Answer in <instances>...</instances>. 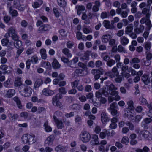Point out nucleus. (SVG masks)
Here are the masks:
<instances>
[{
  "instance_id": "obj_1",
  "label": "nucleus",
  "mask_w": 152,
  "mask_h": 152,
  "mask_svg": "<svg viewBox=\"0 0 152 152\" xmlns=\"http://www.w3.org/2000/svg\"><path fill=\"white\" fill-rule=\"evenodd\" d=\"M18 90L20 94L24 97L30 96L32 93L31 88L24 84L21 86Z\"/></svg>"
},
{
  "instance_id": "obj_2",
  "label": "nucleus",
  "mask_w": 152,
  "mask_h": 152,
  "mask_svg": "<svg viewBox=\"0 0 152 152\" xmlns=\"http://www.w3.org/2000/svg\"><path fill=\"white\" fill-rule=\"evenodd\" d=\"M105 73L104 71L102 68L99 69H93L91 71V73L94 75V78L95 80H97L100 78V75H103Z\"/></svg>"
},
{
  "instance_id": "obj_3",
  "label": "nucleus",
  "mask_w": 152,
  "mask_h": 152,
  "mask_svg": "<svg viewBox=\"0 0 152 152\" xmlns=\"http://www.w3.org/2000/svg\"><path fill=\"white\" fill-rule=\"evenodd\" d=\"M7 34L9 37H11L13 40H16L18 39V36L15 28L13 27H11L8 29Z\"/></svg>"
},
{
  "instance_id": "obj_4",
  "label": "nucleus",
  "mask_w": 152,
  "mask_h": 152,
  "mask_svg": "<svg viewBox=\"0 0 152 152\" xmlns=\"http://www.w3.org/2000/svg\"><path fill=\"white\" fill-rule=\"evenodd\" d=\"M102 94L106 97H107L109 95L108 93L106 91L105 88H101L98 91L96 92L95 93L96 96L98 98L100 99L101 98Z\"/></svg>"
},
{
  "instance_id": "obj_5",
  "label": "nucleus",
  "mask_w": 152,
  "mask_h": 152,
  "mask_svg": "<svg viewBox=\"0 0 152 152\" xmlns=\"http://www.w3.org/2000/svg\"><path fill=\"white\" fill-rule=\"evenodd\" d=\"M140 23L141 24L145 23L146 26V29L148 31H149L152 27V24L150 20H145L144 18H142L140 21Z\"/></svg>"
},
{
  "instance_id": "obj_6",
  "label": "nucleus",
  "mask_w": 152,
  "mask_h": 152,
  "mask_svg": "<svg viewBox=\"0 0 152 152\" xmlns=\"http://www.w3.org/2000/svg\"><path fill=\"white\" fill-rule=\"evenodd\" d=\"M14 7L18 10L23 11L25 10V6L20 4L19 0H15L13 4Z\"/></svg>"
},
{
  "instance_id": "obj_7",
  "label": "nucleus",
  "mask_w": 152,
  "mask_h": 152,
  "mask_svg": "<svg viewBox=\"0 0 152 152\" xmlns=\"http://www.w3.org/2000/svg\"><path fill=\"white\" fill-rule=\"evenodd\" d=\"M90 134L86 132H84L82 133L81 136V140L84 142L89 141L91 139Z\"/></svg>"
},
{
  "instance_id": "obj_8",
  "label": "nucleus",
  "mask_w": 152,
  "mask_h": 152,
  "mask_svg": "<svg viewBox=\"0 0 152 152\" xmlns=\"http://www.w3.org/2000/svg\"><path fill=\"white\" fill-rule=\"evenodd\" d=\"M92 139L93 140L90 141L91 144L93 145H100V143L98 140V136L96 134H94L92 137Z\"/></svg>"
},
{
  "instance_id": "obj_9",
  "label": "nucleus",
  "mask_w": 152,
  "mask_h": 152,
  "mask_svg": "<svg viewBox=\"0 0 152 152\" xmlns=\"http://www.w3.org/2000/svg\"><path fill=\"white\" fill-rule=\"evenodd\" d=\"M68 148L67 146H64L59 145L56 147L55 150L57 152L60 151L62 152H65L66 151Z\"/></svg>"
},
{
  "instance_id": "obj_10",
  "label": "nucleus",
  "mask_w": 152,
  "mask_h": 152,
  "mask_svg": "<svg viewBox=\"0 0 152 152\" xmlns=\"http://www.w3.org/2000/svg\"><path fill=\"white\" fill-rule=\"evenodd\" d=\"M23 84L21 78L17 77L15 78L14 83V86L15 87L17 88L18 89Z\"/></svg>"
},
{
  "instance_id": "obj_11",
  "label": "nucleus",
  "mask_w": 152,
  "mask_h": 152,
  "mask_svg": "<svg viewBox=\"0 0 152 152\" xmlns=\"http://www.w3.org/2000/svg\"><path fill=\"white\" fill-rule=\"evenodd\" d=\"M53 118L55 122L57 125V128L58 129H61L64 127V125L62 121L58 120L55 116H53Z\"/></svg>"
},
{
  "instance_id": "obj_12",
  "label": "nucleus",
  "mask_w": 152,
  "mask_h": 152,
  "mask_svg": "<svg viewBox=\"0 0 152 152\" xmlns=\"http://www.w3.org/2000/svg\"><path fill=\"white\" fill-rule=\"evenodd\" d=\"M144 28V26L142 24H140L139 26L134 28V31L137 34H139L142 33L143 31Z\"/></svg>"
},
{
  "instance_id": "obj_13",
  "label": "nucleus",
  "mask_w": 152,
  "mask_h": 152,
  "mask_svg": "<svg viewBox=\"0 0 152 152\" xmlns=\"http://www.w3.org/2000/svg\"><path fill=\"white\" fill-rule=\"evenodd\" d=\"M101 119L102 122L103 124H105L107 121H109V118L105 112H102L101 114Z\"/></svg>"
},
{
  "instance_id": "obj_14",
  "label": "nucleus",
  "mask_w": 152,
  "mask_h": 152,
  "mask_svg": "<svg viewBox=\"0 0 152 152\" xmlns=\"http://www.w3.org/2000/svg\"><path fill=\"white\" fill-rule=\"evenodd\" d=\"M109 94L112 96H115L114 99L116 101L119 100L120 99V96L118 95V92L116 90H114L109 92H108Z\"/></svg>"
},
{
  "instance_id": "obj_15",
  "label": "nucleus",
  "mask_w": 152,
  "mask_h": 152,
  "mask_svg": "<svg viewBox=\"0 0 152 152\" xmlns=\"http://www.w3.org/2000/svg\"><path fill=\"white\" fill-rule=\"evenodd\" d=\"M54 137L51 135L48 137L45 142V144L46 146L52 144L54 140Z\"/></svg>"
},
{
  "instance_id": "obj_16",
  "label": "nucleus",
  "mask_w": 152,
  "mask_h": 152,
  "mask_svg": "<svg viewBox=\"0 0 152 152\" xmlns=\"http://www.w3.org/2000/svg\"><path fill=\"white\" fill-rule=\"evenodd\" d=\"M42 92L43 95L47 96H51L54 94L53 91L46 88L43 89L42 91Z\"/></svg>"
},
{
  "instance_id": "obj_17",
  "label": "nucleus",
  "mask_w": 152,
  "mask_h": 152,
  "mask_svg": "<svg viewBox=\"0 0 152 152\" xmlns=\"http://www.w3.org/2000/svg\"><path fill=\"white\" fill-rule=\"evenodd\" d=\"M94 4L92 8V11L94 12H97L99 10V8L100 6L101 3L99 1H96L94 2Z\"/></svg>"
},
{
  "instance_id": "obj_18",
  "label": "nucleus",
  "mask_w": 152,
  "mask_h": 152,
  "mask_svg": "<svg viewBox=\"0 0 152 152\" xmlns=\"http://www.w3.org/2000/svg\"><path fill=\"white\" fill-rule=\"evenodd\" d=\"M129 42V40L125 36H122L120 38V43L123 46L127 45Z\"/></svg>"
},
{
  "instance_id": "obj_19",
  "label": "nucleus",
  "mask_w": 152,
  "mask_h": 152,
  "mask_svg": "<svg viewBox=\"0 0 152 152\" xmlns=\"http://www.w3.org/2000/svg\"><path fill=\"white\" fill-rule=\"evenodd\" d=\"M112 37L110 35H104L102 37L101 40L102 42L106 43Z\"/></svg>"
},
{
  "instance_id": "obj_20",
  "label": "nucleus",
  "mask_w": 152,
  "mask_h": 152,
  "mask_svg": "<svg viewBox=\"0 0 152 152\" xmlns=\"http://www.w3.org/2000/svg\"><path fill=\"white\" fill-rule=\"evenodd\" d=\"M148 76L146 75H143L142 77L141 80L146 85H148L150 82V80L148 79Z\"/></svg>"
},
{
  "instance_id": "obj_21",
  "label": "nucleus",
  "mask_w": 152,
  "mask_h": 152,
  "mask_svg": "<svg viewBox=\"0 0 152 152\" xmlns=\"http://www.w3.org/2000/svg\"><path fill=\"white\" fill-rule=\"evenodd\" d=\"M75 8L77 10V14L78 15H80L81 14L82 12L85 10V7L83 5H77L76 6Z\"/></svg>"
},
{
  "instance_id": "obj_22",
  "label": "nucleus",
  "mask_w": 152,
  "mask_h": 152,
  "mask_svg": "<svg viewBox=\"0 0 152 152\" xmlns=\"http://www.w3.org/2000/svg\"><path fill=\"white\" fill-rule=\"evenodd\" d=\"M15 94V91L14 89H9L7 92L6 96L8 98L12 97Z\"/></svg>"
},
{
  "instance_id": "obj_23",
  "label": "nucleus",
  "mask_w": 152,
  "mask_h": 152,
  "mask_svg": "<svg viewBox=\"0 0 152 152\" xmlns=\"http://www.w3.org/2000/svg\"><path fill=\"white\" fill-rule=\"evenodd\" d=\"M62 52L65 54L68 58H71L72 56V54L70 53V51L68 48H65L63 49L62 50Z\"/></svg>"
},
{
  "instance_id": "obj_24",
  "label": "nucleus",
  "mask_w": 152,
  "mask_h": 152,
  "mask_svg": "<svg viewBox=\"0 0 152 152\" xmlns=\"http://www.w3.org/2000/svg\"><path fill=\"white\" fill-rule=\"evenodd\" d=\"M9 12V13L13 17L17 16L18 15L17 11L13 9L12 6L10 7Z\"/></svg>"
},
{
  "instance_id": "obj_25",
  "label": "nucleus",
  "mask_w": 152,
  "mask_h": 152,
  "mask_svg": "<svg viewBox=\"0 0 152 152\" xmlns=\"http://www.w3.org/2000/svg\"><path fill=\"white\" fill-rule=\"evenodd\" d=\"M19 37L16 40H14L15 42V47L17 49H18L22 46V42L18 40Z\"/></svg>"
},
{
  "instance_id": "obj_26",
  "label": "nucleus",
  "mask_w": 152,
  "mask_h": 152,
  "mask_svg": "<svg viewBox=\"0 0 152 152\" xmlns=\"http://www.w3.org/2000/svg\"><path fill=\"white\" fill-rule=\"evenodd\" d=\"M43 83V82L41 79H37L35 82L34 85V88H39Z\"/></svg>"
},
{
  "instance_id": "obj_27",
  "label": "nucleus",
  "mask_w": 152,
  "mask_h": 152,
  "mask_svg": "<svg viewBox=\"0 0 152 152\" xmlns=\"http://www.w3.org/2000/svg\"><path fill=\"white\" fill-rule=\"evenodd\" d=\"M52 65L54 69H58L61 66V65L56 59L54 60L53 62L52 63Z\"/></svg>"
},
{
  "instance_id": "obj_28",
  "label": "nucleus",
  "mask_w": 152,
  "mask_h": 152,
  "mask_svg": "<svg viewBox=\"0 0 152 152\" xmlns=\"http://www.w3.org/2000/svg\"><path fill=\"white\" fill-rule=\"evenodd\" d=\"M133 29V26L132 24H129L126 28L125 31V33L127 34H129V33L132 32Z\"/></svg>"
},
{
  "instance_id": "obj_29",
  "label": "nucleus",
  "mask_w": 152,
  "mask_h": 152,
  "mask_svg": "<svg viewBox=\"0 0 152 152\" xmlns=\"http://www.w3.org/2000/svg\"><path fill=\"white\" fill-rule=\"evenodd\" d=\"M27 138L29 139V144H33L36 141V138L34 135L29 134Z\"/></svg>"
},
{
  "instance_id": "obj_30",
  "label": "nucleus",
  "mask_w": 152,
  "mask_h": 152,
  "mask_svg": "<svg viewBox=\"0 0 152 152\" xmlns=\"http://www.w3.org/2000/svg\"><path fill=\"white\" fill-rule=\"evenodd\" d=\"M102 24L107 29H111V26H110V22L107 20H105L103 21Z\"/></svg>"
},
{
  "instance_id": "obj_31",
  "label": "nucleus",
  "mask_w": 152,
  "mask_h": 152,
  "mask_svg": "<svg viewBox=\"0 0 152 152\" xmlns=\"http://www.w3.org/2000/svg\"><path fill=\"white\" fill-rule=\"evenodd\" d=\"M7 47L8 48V50H11L15 47V42L13 41L9 42V41L7 44Z\"/></svg>"
},
{
  "instance_id": "obj_32",
  "label": "nucleus",
  "mask_w": 152,
  "mask_h": 152,
  "mask_svg": "<svg viewBox=\"0 0 152 152\" xmlns=\"http://www.w3.org/2000/svg\"><path fill=\"white\" fill-rule=\"evenodd\" d=\"M28 135H29V134H26L23 135L22 137V140L24 143L29 144V139L27 138Z\"/></svg>"
},
{
  "instance_id": "obj_33",
  "label": "nucleus",
  "mask_w": 152,
  "mask_h": 152,
  "mask_svg": "<svg viewBox=\"0 0 152 152\" xmlns=\"http://www.w3.org/2000/svg\"><path fill=\"white\" fill-rule=\"evenodd\" d=\"M40 52L42 58L43 59H46L47 58L46 50L44 48L40 50Z\"/></svg>"
},
{
  "instance_id": "obj_34",
  "label": "nucleus",
  "mask_w": 152,
  "mask_h": 152,
  "mask_svg": "<svg viewBox=\"0 0 152 152\" xmlns=\"http://www.w3.org/2000/svg\"><path fill=\"white\" fill-rule=\"evenodd\" d=\"M44 126L45 131L47 132H49L52 131V129L51 127L48 125V121H45L44 124Z\"/></svg>"
},
{
  "instance_id": "obj_35",
  "label": "nucleus",
  "mask_w": 152,
  "mask_h": 152,
  "mask_svg": "<svg viewBox=\"0 0 152 152\" xmlns=\"http://www.w3.org/2000/svg\"><path fill=\"white\" fill-rule=\"evenodd\" d=\"M13 100L16 102L18 107L21 108L22 106L21 104V101L19 98L18 97H15L13 98Z\"/></svg>"
},
{
  "instance_id": "obj_36",
  "label": "nucleus",
  "mask_w": 152,
  "mask_h": 152,
  "mask_svg": "<svg viewBox=\"0 0 152 152\" xmlns=\"http://www.w3.org/2000/svg\"><path fill=\"white\" fill-rule=\"evenodd\" d=\"M115 63V61L112 59L110 58L106 63L107 65L109 67H111Z\"/></svg>"
},
{
  "instance_id": "obj_37",
  "label": "nucleus",
  "mask_w": 152,
  "mask_h": 152,
  "mask_svg": "<svg viewBox=\"0 0 152 152\" xmlns=\"http://www.w3.org/2000/svg\"><path fill=\"white\" fill-rule=\"evenodd\" d=\"M58 5L61 7H65L66 4L64 0H57Z\"/></svg>"
},
{
  "instance_id": "obj_38",
  "label": "nucleus",
  "mask_w": 152,
  "mask_h": 152,
  "mask_svg": "<svg viewBox=\"0 0 152 152\" xmlns=\"http://www.w3.org/2000/svg\"><path fill=\"white\" fill-rule=\"evenodd\" d=\"M125 124L127 126H129V128L130 130H133L134 129V126L131 122L127 121L125 123Z\"/></svg>"
},
{
  "instance_id": "obj_39",
  "label": "nucleus",
  "mask_w": 152,
  "mask_h": 152,
  "mask_svg": "<svg viewBox=\"0 0 152 152\" xmlns=\"http://www.w3.org/2000/svg\"><path fill=\"white\" fill-rule=\"evenodd\" d=\"M42 66L48 69H50L51 68V65L50 63L48 62H44L42 64Z\"/></svg>"
},
{
  "instance_id": "obj_40",
  "label": "nucleus",
  "mask_w": 152,
  "mask_h": 152,
  "mask_svg": "<svg viewBox=\"0 0 152 152\" xmlns=\"http://www.w3.org/2000/svg\"><path fill=\"white\" fill-rule=\"evenodd\" d=\"M121 143L127 145L129 143V139L126 136H124L122 138L121 141Z\"/></svg>"
},
{
  "instance_id": "obj_41",
  "label": "nucleus",
  "mask_w": 152,
  "mask_h": 152,
  "mask_svg": "<svg viewBox=\"0 0 152 152\" xmlns=\"http://www.w3.org/2000/svg\"><path fill=\"white\" fill-rule=\"evenodd\" d=\"M127 104L128 105V108L130 110H133L134 109V107L133 106V102L132 100H130L127 102Z\"/></svg>"
},
{
  "instance_id": "obj_42",
  "label": "nucleus",
  "mask_w": 152,
  "mask_h": 152,
  "mask_svg": "<svg viewBox=\"0 0 152 152\" xmlns=\"http://www.w3.org/2000/svg\"><path fill=\"white\" fill-rule=\"evenodd\" d=\"M31 61L34 64H37L38 62V59L37 57L34 55L31 57Z\"/></svg>"
},
{
  "instance_id": "obj_43",
  "label": "nucleus",
  "mask_w": 152,
  "mask_h": 152,
  "mask_svg": "<svg viewBox=\"0 0 152 152\" xmlns=\"http://www.w3.org/2000/svg\"><path fill=\"white\" fill-rule=\"evenodd\" d=\"M134 112L133 110H131V111L129 112V114L127 117L130 120L132 121L134 119Z\"/></svg>"
},
{
  "instance_id": "obj_44",
  "label": "nucleus",
  "mask_w": 152,
  "mask_h": 152,
  "mask_svg": "<svg viewBox=\"0 0 152 152\" xmlns=\"http://www.w3.org/2000/svg\"><path fill=\"white\" fill-rule=\"evenodd\" d=\"M118 88L116 87L113 84H111L109 86L108 89L109 92L114 90H117Z\"/></svg>"
},
{
  "instance_id": "obj_45",
  "label": "nucleus",
  "mask_w": 152,
  "mask_h": 152,
  "mask_svg": "<svg viewBox=\"0 0 152 152\" xmlns=\"http://www.w3.org/2000/svg\"><path fill=\"white\" fill-rule=\"evenodd\" d=\"M139 100L141 102V104L143 105H146L148 102L143 97L140 98Z\"/></svg>"
},
{
  "instance_id": "obj_46",
  "label": "nucleus",
  "mask_w": 152,
  "mask_h": 152,
  "mask_svg": "<svg viewBox=\"0 0 152 152\" xmlns=\"http://www.w3.org/2000/svg\"><path fill=\"white\" fill-rule=\"evenodd\" d=\"M129 11V9H127V10L125 11H122L121 14V16L123 18H126L128 15V13Z\"/></svg>"
},
{
  "instance_id": "obj_47",
  "label": "nucleus",
  "mask_w": 152,
  "mask_h": 152,
  "mask_svg": "<svg viewBox=\"0 0 152 152\" xmlns=\"http://www.w3.org/2000/svg\"><path fill=\"white\" fill-rule=\"evenodd\" d=\"M140 60L137 58H134L130 61V63L132 65L134 63H137L140 62Z\"/></svg>"
},
{
  "instance_id": "obj_48",
  "label": "nucleus",
  "mask_w": 152,
  "mask_h": 152,
  "mask_svg": "<svg viewBox=\"0 0 152 152\" xmlns=\"http://www.w3.org/2000/svg\"><path fill=\"white\" fill-rule=\"evenodd\" d=\"M118 51L120 52L123 53H125L126 52L125 48L121 45H119L118 46Z\"/></svg>"
},
{
  "instance_id": "obj_49",
  "label": "nucleus",
  "mask_w": 152,
  "mask_h": 152,
  "mask_svg": "<svg viewBox=\"0 0 152 152\" xmlns=\"http://www.w3.org/2000/svg\"><path fill=\"white\" fill-rule=\"evenodd\" d=\"M109 15L107 14L106 12H103L101 13L100 17L101 18L104 19L107 18V17H109Z\"/></svg>"
},
{
  "instance_id": "obj_50",
  "label": "nucleus",
  "mask_w": 152,
  "mask_h": 152,
  "mask_svg": "<svg viewBox=\"0 0 152 152\" xmlns=\"http://www.w3.org/2000/svg\"><path fill=\"white\" fill-rule=\"evenodd\" d=\"M53 11L55 16L56 17H58L60 16V12L58 8H54Z\"/></svg>"
},
{
  "instance_id": "obj_51",
  "label": "nucleus",
  "mask_w": 152,
  "mask_h": 152,
  "mask_svg": "<svg viewBox=\"0 0 152 152\" xmlns=\"http://www.w3.org/2000/svg\"><path fill=\"white\" fill-rule=\"evenodd\" d=\"M84 36L82 35V33L80 32H77V33L76 37L77 39L79 40L81 39H83V40H84L83 37V38H82V37H83Z\"/></svg>"
},
{
  "instance_id": "obj_52",
  "label": "nucleus",
  "mask_w": 152,
  "mask_h": 152,
  "mask_svg": "<svg viewBox=\"0 0 152 152\" xmlns=\"http://www.w3.org/2000/svg\"><path fill=\"white\" fill-rule=\"evenodd\" d=\"M112 72L114 73V76H118L119 75V73L118 72V69L116 67H114L112 69Z\"/></svg>"
},
{
  "instance_id": "obj_53",
  "label": "nucleus",
  "mask_w": 152,
  "mask_h": 152,
  "mask_svg": "<svg viewBox=\"0 0 152 152\" xmlns=\"http://www.w3.org/2000/svg\"><path fill=\"white\" fill-rule=\"evenodd\" d=\"M45 25H43L41 26L39 28L38 30V33H42L45 32Z\"/></svg>"
},
{
  "instance_id": "obj_54",
  "label": "nucleus",
  "mask_w": 152,
  "mask_h": 152,
  "mask_svg": "<svg viewBox=\"0 0 152 152\" xmlns=\"http://www.w3.org/2000/svg\"><path fill=\"white\" fill-rule=\"evenodd\" d=\"M142 118V115H137L135 117L134 121L136 123H138L141 120Z\"/></svg>"
},
{
  "instance_id": "obj_55",
  "label": "nucleus",
  "mask_w": 152,
  "mask_h": 152,
  "mask_svg": "<svg viewBox=\"0 0 152 152\" xmlns=\"http://www.w3.org/2000/svg\"><path fill=\"white\" fill-rule=\"evenodd\" d=\"M42 4V2L40 4H39L37 2H34L32 4V6L34 8H37L39 7Z\"/></svg>"
},
{
  "instance_id": "obj_56",
  "label": "nucleus",
  "mask_w": 152,
  "mask_h": 152,
  "mask_svg": "<svg viewBox=\"0 0 152 152\" xmlns=\"http://www.w3.org/2000/svg\"><path fill=\"white\" fill-rule=\"evenodd\" d=\"M28 113L26 112H22L20 113V117L24 118H27L28 116Z\"/></svg>"
},
{
  "instance_id": "obj_57",
  "label": "nucleus",
  "mask_w": 152,
  "mask_h": 152,
  "mask_svg": "<svg viewBox=\"0 0 152 152\" xmlns=\"http://www.w3.org/2000/svg\"><path fill=\"white\" fill-rule=\"evenodd\" d=\"M131 111V110H130L128 108H126L124 109V117H126L129 114V112Z\"/></svg>"
},
{
  "instance_id": "obj_58",
  "label": "nucleus",
  "mask_w": 152,
  "mask_h": 152,
  "mask_svg": "<svg viewBox=\"0 0 152 152\" xmlns=\"http://www.w3.org/2000/svg\"><path fill=\"white\" fill-rule=\"evenodd\" d=\"M115 145L118 148L121 149L124 146L122 144L121 142H116L115 143Z\"/></svg>"
},
{
  "instance_id": "obj_59",
  "label": "nucleus",
  "mask_w": 152,
  "mask_h": 152,
  "mask_svg": "<svg viewBox=\"0 0 152 152\" xmlns=\"http://www.w3.org/2000/svg\"><path fill=\"white\" fill-rule=\"evenodd\" d=\"M9 40L7 38H4L2 39L1 42L3 46H6Z\"/></svg>"
},
{
  "instance_id": "obj_60",
  "label": "nucleus",
  "mask_w": 152,
  "mask_h": 152,
  "mask_svg": "<svg viewBox=\"0 0 152 152\" xmlns=\"http://www.w3.org/2000/svg\"><path fill=\"white\" fill-rule=\"evenodd\" d=\"M128 71L131 72L132 75H136L137 72L131 67H130Z\"/></svg>"
},
{
  "instance_id": "obj_61",
  "label": "nucleus",
  "mask_w": 152,
  "mask_h": 152,
  "mask_svg": "<svg viewBox=\"0 0 152 152\" xmlns=\"http://www.w3.org/2000/svg\"><path fill=\"white\" fill-rule=\"evenodd\" d=\"M46 110L43 107H39L38 108L37 113H40Z\"/></svg>"
},
{
  "instance_id": "obj_62",
  "label": "nucleus",
  "mask_w": 152,
  "mask_h": 152,
  "mask_svg": "<svg viewBox=\"0 0 152 152\" xmlns=\"http://www.w3.org/2000/svg\"><path fill=\"white\" fill-rule=\"evenodd\" d=\"M79 81V80H76L74 81L72 83V87H77L78 86Z\"/></svg>"
},
{
  "instance_id": "obj_63",
  "label": "nucleus",
  "mask_w": 152,
  "mask_h": 152,
  "mask_svg": "<svg viewBox=\"0 0 152 152\" xmlns=\"http://www.w3.org/2000/svg\"><path fill=\"white\" fill-rule=\"evenodd\" d=\"M146 59L150 60L152 58V54L151 53L148 52V51H147L146 52Z\"/></svg>"
},
{
  "instance_id": "obj_64",
  "label": "nucleus",
  "mask_w": 152,
  "mask_h": 152,
  "mask_svg": "<svg viewBox=\"0 0 152 152\" xmlns=\"http://www.w3.org/2000/svg\"><path fill=\"white\" fill-rule=\"evenodd\" d=\"M66 45L68 48L71 49L73 46L74 44L71 42L69 41L67 42Z\"/></svg>"
}]
</instances>
